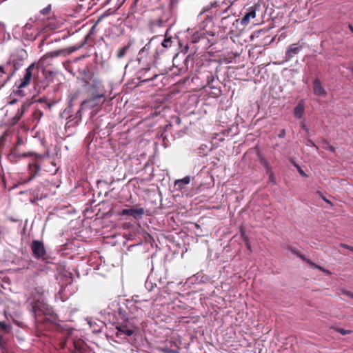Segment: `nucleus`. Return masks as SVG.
Masks as SVG:
<instances>
[{
	"label": "nucleus",
	"mask_w": 353,
	"mask_h": 353,
	"mask_svg": "<svg viewBox=\"0 0 353 353\" xmlns=\"http://www.w3.org/2000/svg\"><path fill=\"white\" fill-rule=\"evenodd\" d=\"M154 39L155 37H153L138 53L137 61L139 65L138 73L142 82H148L159 75L157 71H152V77H146L148 72L156 68V52L150 50L151 42Z\"/></svg>",
	"instance_id": "obj_1"
},
{
	"label": "nucleus",
	"mask_w": 353,
	"mask_h": 353,
	"mask_svg": "<svg viewBox=\"0 0 353 353\" xmlns=\"http://www.w3.org/2000/svg\"><path fill=\"white\" fill-rule=\"evenodd\" d=\"M24 59L18 54H12L8 61L0 65V88L3 87L23 65Z\"/></svg>",
	"instance_id": "obj_2"
},
{
	"label": "nucleus",
	"mask_w": 353,
	"mask_h": 353,
	"mask_svg": "<svg viewBox=\"0 0 353 353\" xmlns=\"http://www.w3.org/2000/svg\"><path fill=\"white\" fill-rule=\"evenodd\" d=\"M46 154H39L34 152L23 153V157H32V161L28 163V172L29 176L23 179V183H28L32 181L38 174L41 169V161Z\"/></svg>",
	"instance_id": "obj_3"
},
{
	"label": "nucleus",
	"mask_w": 353,
	"mask_h": 353,
	"mask_svg": "<svg viewBox=\"0 0 353 353\" xmlns=\"http://www.w3.org/2000/svg\"><path fill=\"white\" fill-rule=\"evenodd\" d=\"M156 17L152 19L149 22V28L151 32H156L157 28L163 27L169 18V13L161 8L154 11Z\"/></svg>",
	"instance_id": "obj_4"
},
{
	"label": "nucleus",
	"mask_w": 353,
	"mask_h": 353,
	"mask_svg": "<svg viewBox=\"0 0 353 353\" xmlns=\"http://www.w3.org/2000/svg\"><path fill=\"white\" fill-rule=\"evenodd\" d=\"M33 256L37 259L46 261L47 259V252L43 241L33 240L30 245Z\"/></svg>",
	"instance_id": "obj_5"
},
{
	"label": "nucleus",
	"mask_w": 353,
	"mask_h": 353,
	"mask_svg": "<svg viewBox=\"0 0 353 353\" xmlns=\"http://www.w3.org/2000/svg\"><path fill=\"white\" fill-rule=\"evenodd\" d=\"M34 69V63L30 64L26 68V73H25L23 77L20 79L18 81V83H17L18 90L17 91V93H18L19 95H21V96L23 95V92L21 89L27 87L30 83V81L32 78V73H33Z\"/></svg>",
	"instance_id": "obj_6"
},
{
	"label": "nucleus",
	"mask_w": 353,
	"mask_h": 353,
	"mask_svg": "<svg viewBox=\"0 0 353 353\" xmlns=\"http://www.w3.org/2000/svg\"><path fill=\"white\" fill-rule=\"evenodd\" d=\"M105 101L103 94H96L81 103V109H92L101 106Z\"/></svg>",
	"instance_id": "obj_7"
},
{
	"label": "nucleus",
	"mask_w": 353,
	"mask_h": 353,
	"mask_svg": "<svg viewBox=\"0 0 353 353\" xmlns=\"http://www.w3.org/2000/svg\"><path fill=\"white\" fill-rule=\"evenodd\" d=\"M79 48V47H70L68 48H63V49H59L54 51H52L50 52H48L45 56L44 58H54L59 56H67L70 54L71 53L75 52Z\"/></svg>",
	"instance_id": "obj_8"
},
{
	"label": "nucleus",
	"mask_w": 353,
	"mask_h": 353,
	"mask_svg": "<svg viewBox=\"0 0 353 353\" xmlns=\"http://www.w3.org/2000/svg\"><path fill=\"white\" fill-rule=\"evenodd\" d=\"M90 88L97 94H103L105 96V90L101 80L97 78H92L90 83Z\"/></svg>",
	"instance_id": "obj_9"
},
{
	"label": "nucleus",
	"mask_w": 353,
	"mask_h": 353,
	"mask_svg": "<svg viewBox=\"0 0 353 353\" xmlns=\"http://www.w3.org/2000/svg\"><path fill=\"white\" fill-rule=\"evenodd\" d=\"M79 3L77 7V12H81L83 11H88L94 6L97 5L99 0H78Z\"/></svg>",
	"instance_id": "obj_10"
},
{
	"label": "nucleus",
	"mask_w": 353,
	"mask_h": 353,
	"mask_svg": "<svg viewBox=\"0 0 353 353\" xmlns=\"http://www.w3.org/2000/svg\"><path fill=\"white\" fill-rule=\"evenodd\" d=\"M150 0H133L131 6V10L133 12H142L144 9L149 7Z\"/></svg>",
	"instance_id": "obj_11"
},
{
	"label": "nucleus",
	"mask_w": 353,
	"mask_h": 353,
	"mask_svg": "<svg viewBox=\"0 0 353 353\" xmlns=\"http://www.w3.org/2000/svg\"><path fill=\"white\" fill-rule=\"evenodd\" d=\"M144 214V209L143 208H129V209H123L120 213V215L122 216H131L134 219H138L141 217V216Z\"/></svg>",
	"instance_id": "obj_12"
},
{
	"label": "nucleus",
	"mask_w": 353,
	"mask_h": 353,
	"mask_svg": "<svg viewBox=\"0 0 353 353\" xmlns=\"http://www.w3.org/2000/svg\"><path fill=\"white\" fill-rule=\"evenodd\" d=\"M302 50V47L299 43H293L289 46L285 51V59L289 61L292 59L296 54H299Z\"/></svg>",
	"instance_id": "obj_13"
},
{
	"label": "nucleus",
	"mask_w": 353,
	"mask_h": 353,
	"mask_svg": "<svg viewBox=\"0 0 353 353\" xmlns=\"http://www.w3.org/2000/svg\"><path fill=\"white\" fill-rule=\"evenodd\" d=\"M256 17V8L254 6H251L248 9V12L244 14L243 17L241 19V23L243 26L248 25L251 19H254Z\"/></svg>",
	"instance_id": "obj_14"
},
{
	"label": "nucleus",
	"mask_w": 353,
	"mask_h": 353,
	"mask_svg": "<svg viewBox=\"0 0 353 353\" xmlns=\"http://www.w3.org/2000/svg\"><path fill=\"white\" fill-rule=\"evenodd\" d=\"M313 92L315 95L319 97H325L327 92L321 85V82L319 79H315L313 81Z\"/></svg>",
	"instance_id": "obj_15"
},
{
	"label": "nucleus",
	"mask_w": 353,
	"mask_h": 353,
	"mask_svg": "<svg viewBox=\"0 0 353 353\" xmlns=\"http://www.w3.org/2000/svg\"><path fill=\"white\" fill-rule=\"evenodd\" d=\"M116 329L119 333L123 334L128 336H132L134 332V330L132 327H129L127 324L117 325Z\"/></svg>",
	"instance_id": "obj_16"
},
{
	"label": "nucleus",
	"mask_w": 353,
	"mask_h": 353,
	"mask_svg": "<svg viewBox=\"0 0 353 353\" xmlns=\"http://www.w3.org/2000/svg\"><path fill=\"white\" fill-rule=\"evenodd\" d=\"M84 109H81V104L80 105L79 110L77 111L76 116L72 118V116H70L68 118V121L67 122V125L70 127L73 125L74 124H77L79 121L81 119L82 117V111Z\"/></svg>",
	"instance_id": "obj_17"
},
{
	"label": "nucleus",
	"mask_w": 353,
	"mask_h": 353,
	"mask_svg": "<svg viewBox=\"0 0 353 353\" xmlns=\"http://www.w3.org/2000/svg\"><path fill=\"white\" fill-rule=\"evenodd\" d=\"M132 46V42L130 41L127 45L121 47L117 49L116 52V57L119 59H121L125 57L128 51Z\"/></svg>",
	"instance_id": "obj_18"
},
{
	"label": "nucleus",
	"mask_w": 353,
	"mask_h": 353,
	"mask_svg": "<svg viewBox=\"0 0 353 353\" xmlns=\"http://www.w3.org/2000/svg\"><path fill=\"white\" fill-rule=\"evenodd\" d=\"M190 182V176H185L182 179L176 180L175 182V186L177 187L178 189L182 190L185 188V185L188 184Z\"/></svg>",
	"instance_id": "obj_19"
},
{
	"label": "nucleus",
	"mask_w": 353,
	"mask_h": 353,
	"mask_svg": "<svg viewBox=\"0 0 353 353\" xmlns=\"http://www.w3.org/2000/svg\"><path fill=\"white\" fill-rule=\"evenodd\" d=\"M304 113V107L301 103H299L298 105L294 109V115L295 117L300 119L302 117Z\"/></svg>",
	"instance_id": "obj_20"
},
{
	"label": "nucleus",
	"mask_w": 353,
	"mask_h": 353,
	"mask_svg": "<svg viewBox=\"0 0 353 353\" xmlns=\"http://www.w3.org/2000/svg\"><path fill=\"white\" fill-rule=\"evenodd\" d=\"M51 12H52V6L50 4L47 6L46 8L41 9L39 12L40 14L43 16V19H44L46 17L47 19H48L49 16L50 15Z\"/></svg>",
	"instance_id": "obj_21"
},
{
	"label": "nucleus",
	"mask_w": 353,
	"mask_h": 353,
	"mask_svg": "<svg viewBox=\"0 0 353 353\" xmlns=\"http://www.w3.org/2000/svg\"><path fill=\"white\" fill-rule=\"evenodd\" d=\"M32 309H33L34 313L35 314V318H36L37 321H39L40 320L39 319V316L41 314L42 311H43L40 308V303L39 302L34 303V305L32 306Z\"/></svg>",
	"instance_id": "obj_22"
},
{
	"label": "nucleus",
	"mask_w": 353,
	"mask_h": 353,
	"mask_svg": "<svg viewBox=\"0 0 353 353\" xmlns=\"http://www.w3.org/2000/svg\"><path fill=\"white\" fill-rule=\"evenodd\" d=\"M289 250L292 253H293L294 254L296 255L301 259H302L303 261H305L307 263V260H308V259L305 258V256L303 254H302L299 250H298L295 248H292V247H290L289 248Z\"/></svg>",
	"instance_id": "obj_23"
},
{
	"label": "nucleus",
	"mask_w": 353,
	"mask_h": 353,
	"mask_svg": "<svg viewBox=\"0 0 353 353\" xmlns=\"http://www.w3.org/2000/svg\"><path fill=\"white\" fill-rule=\"evenodd\" d=\"M159 350L162 353H179V347H177V349L174 350V349H172L171 347L165 346V347H161L159 349Z\"/></svg>",
	"instance_id": "obj_24"
},
{
	"label": "nucleus",
	"mask_w": 353,
	"mask_h": 353,
	"mask_svg": "<svg viewBox=\"0 0 353 353\" xmlns=\"http://www.w3.org/2000/svg\"><path fill=\"white\" fill-rule=\"evenodd\" d=\"M332 329H334L336 332L340 333L342 335L349 334L352 333V332L350 330H345L343 328L336 327H333Z\"/></svg>",
	"instance_id": "obj_25"
},
{
	"label": "nucleus",
	"mask_w": 353,
	"mask_h": 353,
	"mask_svg": "<svg viewBox=\"0 0 353 353\" xmlns=\"http://www.w3.org/2000/svg\"><path fill=\"white\" fill-rule=\"evenodd\" d=\"M30 105L31 103L30 102H24L22 103L21 108H19L18 110L24 114V113L28 110Z\"/></svg>",
	"instance_id": "obj_26"
},
{
	"label": "nucleus",
	"mask_w": 353,
	"mask_h": 353,
	"mask_svg": "<svg viewBox=\"0 0 353 353\" xmlns=\"http://www.w3.org/2000/svg\"><path fill=\"white\" fill-rule=\"evenodd\" d=\"M10 325H8L4 322L0 321V330L3 331L5 333H8L10 332Z\"/></svg>",
	"instance_id": "obj_27"
},
{
	"label": "nucleus",
	"mask_w": 353,
	"mask_h": 353,
	"mask_svg": "<svg viewBox=\"0 0 353 353\" xmlns=\"http://www.w3.org/2000/svg\"><path fill=\"white\" fill-rule=\"evenodd\" d=\"M172 41L170 38H166L162 41L161 45L163 48H168L172 46Z\"/></svg>",
	"instance_id": "obj_28"
},
{
	"label": "nucleus",
	"mask_w": 353,
	"mask_h": 353,
	"mask_svg": "<svg viewBox=\"0 0 353 353\" xmlns=\"http://www.w3.org/2000/svg\"><path fill=\"white\" fill-rule=\"evenodd\" d=\"M8 133L6 131L0 137V148L3 147V145H5V143L8 137Z\"/></svg>",
	"instance_id": "obj_29"
},
{
	"label": "nucleus",
	"mask_w": 353,
	"mask_h": 353,
	"mask_svg": "<svg viewBox=\"0 0 353 353\" xmlns=\"http://www.w3.org/2000/svg\"><path fill=\"white\" fill-rule=\"evenodd\" d=\"M23 114H22L21 112H19L18 110L13 118L14 123H16L17 122H18L21 119V118L23 117Z\"/></svg>",
	"instance_id": "obj_30"
},
{
	"label": "nucleus",
	"mask_w": 353,
	"mask_h": 353,
	"mask_svg": "<svg viewBox=\"0 0 353 353\" xmlns=\"http://www.w3.org/2000/svg\"><path fill=\"white\" fill-rule=\"evenodd\" d=\"M307 263L310 264L311 266L314 267V268L319 269L321 271H325V269L320 265L315 264L314 263L312 262L310 259L307 260Z\"/></svg>",
	"instance_id": "obj_31"
},
{
	"label": "nucleus",
	"mask_w": 353,
	"mask_h": 353,
	"mask_svg": "<svg viewBox=\"0 0 353 353\" xmlns=\"http://www.w3.org/2000/svg\"><path fill=\"white\" fill-rule=\"evenodd\" d=\"M43 116V112L40 110H35L33 112V117L34 119H39Z\"/></svg>",
	"instance_id": "obj_32"
},
{
	"label": "nucleus",
	"mask_w": 353,
	"mask_h": 353,
	"mask_svg": "<svg viewBox=\"0 0 353 353\" xmlns=\"http://www.w3.org/2000/svg\"><path fill=\"white\" fill-rule=\"evenodd\" d=\"M294 166L296 168V169H297V170H298L299 173L301 176H305V177L307 176V174L305 173V172L301 169V168L299 165H297V164H296V163H294Z\"/></svg>",
	"instance_id": "obj_33"
},
{
	"label": "nucleus",
	"mask_w": 353,
	"mask_h": 353,
	"mask_svg": "<svg viewBox=\"0 0 353 353\" xmlns=\"http://www.w3.org/2000/svg\"><path fill=\"white\" fill-rule=\"evenodd\" d=\"M340 246L343 248L348 249L350 251L353 252V247L352 246L348 245L345 244V243H340Z\"/></svg>",
	"instance_id": "obj_34"
},
{
	"label": "nucleus",
	"mask_w": 353,
	"mask_h": 353,
	"mask_svg": "<svg viewBox=\"0 0 353 353\" xmlns=\"http://www.w3.org/2000/svg\"><path fill=\"white\" fill-rule=\"evenodd\" d=\"M285 129H282V130L280 131L279 134H278V137H279V138H284V137H285Z\"/></svg>",
	"instance_id": "obj_35"
},
{
	"label": "nucleus",
	"mask_w": 353,
	"mask_h": 353,
	"mask_svg": "<svg viewBox=\"0 0 353 353\" xmlns=\"http://www.w3.org/2000/svg\"><path fill=\"white\" fill-rule=\"evenodd\" d=\"M344 294L349 297L353 298V293L350 291H345Z\"/></svg>",
	"instance_id": "obj_36"
},
{
	"label": "nucleus",
	"mask_w": 353,
	"mask_h": 353,
	"mask_svg": "<svg viewBox=\"0 0 353 353\" xmlns=\"http://www.w3.org/2000/svg\"><path fill=\"white\" fill-rule=\"evenodd\" d=\"M244 241H245V243H246L247 248H248V249H250V243H249V242H248V238L247 236H245V237H244Z\"/></svg>",
	"instance_id": "obj_37"
},
{
	"label": "nucleus",
	"mask_w": 353,
	"mask_h": 353,
	"mask_svg": "<svg viewBox=\"0 0 353 353\" xmlns=\"http://www.w3.org/2000/svg\"><path fill=\"white\" fill-rule=\"evenodd\" d=\"M24 28H25L26 29H31V28H32V25H31L30 23H27L25 25Z\"/></svg>",
	"instance_id": "obj_38"
},
{
	"label": "nucleus",
	"mask_w": 353,
	"mask_h": 353,
	"mask_svg": "<svg viewBox=\"0 0 353 353\" xmlns=\"http://www.w3.org/2000/svg\"><path fill=\"white\" fill-rule=\"evenodd\" d=\"M3 343V337L1 335H0V347H1Z\"/></svg>",
	"instance_id": "obj_39"
},
{
	"label": "nucleus",
	"mask_w": 353,
	"mask_h": 353,
	"mask_svg": "<svg viewBox=\"0 0 353 353\" xmlns=\"http://www.w3.org/2000/svg\"><path fill=\"white\" fill-rule=\"evenodd\" d=\"M323 272L324 273H325L326 274H328V275H330V274H331V272H330L329 270H325V271H323Z\"/></svg>",
	"instance_id": "obj_40"
},
{
	"label": "nucleus",
	"mask_w": 353,
	"mask_h": 353,
	"mask_svg": "<svg viewBox=\"0 0 353 353\" xmlns=\"http://www.w3.org/2000/svg\"><path fill=\"white\" fill-rule=\"evenodd\" d=\"M322 198H323V199L325 202H327V203H331V202H330L329 200H327V199H326V198H325V197H323V196Z\"/></svg>",
	"instance_id": "obj_41"
},
{
	"label": "nucleus",
	"mask_w": 353,
	"mask_h": 353,
	"mask_svg": "<svg viewBox=\"0 0 353 353\" xmlns=\"http://www.w3.org/2000/svg\"><path fill=\"white\" fill-rule=\"evenodd\" d=\"M329 149L332 152H334V150H335V149H334V148L333 146H330Z\"/></svg>",
	"instance_id": "obj_42"
},
{
	"label": "nucleus",
	"mask_w": 353,
	"mask_h": 353,
	"mask_svg": "<svg viewBox=\"0 0 353 353\" xmlns=\"http://www.w3.org/2000/svg\"><path fill=\"white\" fill-rule=\"evenodd\" d=\"M270 180L272 182H274V176L273 174H271L270 176Z\"/></svg>",
	"instance_id": "obj_43"
},
{
	"label": "nucleus",
	"mask_w": 353,
	"mask_h": 353,
	"mask_svg": "<svg viewBox=\"0 0 353 353\" xmlns=\"http://www.w3.org/2000/svg\"><path fill=\"white\" fill-rule=\"evenodd\" d=\"M151 71H152H152H156V68H155V69H154V70H152ZM148 72L146 73V77H152V73L151 74V75L148 74Z\"/></svg>",
	"instance_id": "obj_44"
},
{
	"label": "nucleus",
	"mask_w": 353,
	"mask_h": 353,
	"mask_svg": "<svg viewBox=\"0 0 353 353\" xmlns=\"http://www.w3.org/2000/svg\"><path fill=\"white\" fill-rule=\"evenodd\" d=\"M170 343L171 344V347H172V345H175V346L176 345V343H175V342H174V341H170Z\"/></svg>",
	"instance_id": "obj_45"
},
{
	"label": "nucleus",
	"mask_w": 353,
	"mask_h": 353,
	"mask_svg": "<svg viewBox=\"0 0 353 353\" xmlns=\"http://www.w3.org/2000/svg\"><path fill=\"white\" fill-rule=\"evenodd\" d=\"M350 30L352 32H353V26L352 25L349 26Z\"/></svg>",
	"instance_id": "obj_46"
},
{
	"label": "nucleus",
	"mask_w": 353,
	"mask_h": 353,
	"mask_svg": "<svg viewBox=\"0 0 353 353\" xmlns=\"http://www.w3.org/2000/svg\"><path fill=\"white\" fill-rule=\"evenodd\" d=\"M43 309H45V310H48V305H46V304H43Z\"/></svg>",
	"instance_id": "obj_47"
},
{
	"label": "nucleus",
	"mask_w": 353,
	"mask_h": 353,
	"mask_svg": "<svg viewBox=\"0 0 353 353\" xmlns=\"http://www.w3.org/2000/svg\"><path fill=\"white\" fill-rule=\"evenodd\" d=\"M44 28L43 30L46 29L48 27V24L44 23Z\"/></svg>",
	"instance_id": "obj_48"
},
{
	"label": "nucleus",
	"mask_w": 353,
	"mask_h": 353,
	"mask_svg": "<svg viewBox=\"0 0 353 353\" xmlns=\"http://www.w3.org/2000/svg\"><path fill=\"white\" fill-rule=\"evenodd\" d=\"M310 142L313 145H314V143L312 141H310Z\"/></svg>",
	"instance_id": "obj_49"
},
{
	"label": "nucleus",
	"mask_w": 353,
	"mask_h": 353,
	"mask_svg": "<svg viewBox=\"0 0 353 353\" xmlns=\"http://www.w3.org/2000/svg\"><path fill=\"white\" fill-rule=\"evenodd\" d=\"M177 122H178V123H180V119H179V118H177Z\"/></svg>",
	"instance_id": "obj_50"
}]
</instances>
